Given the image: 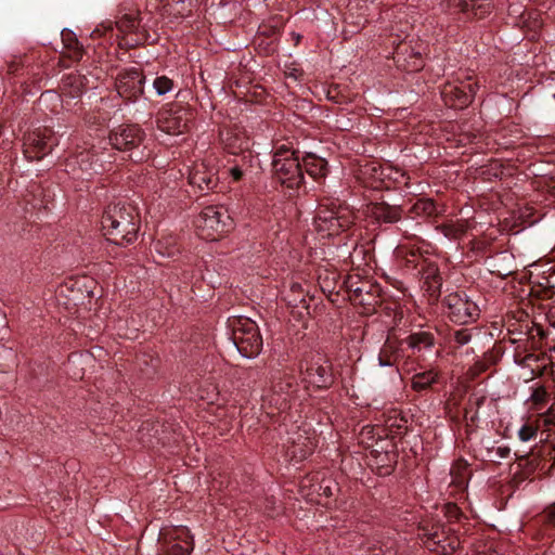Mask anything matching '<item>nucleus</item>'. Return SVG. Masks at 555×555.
Returning a JSON list of instances; mask_svg holds the SVG:
<instances>
[{"label":"nucleus","mask_w":555,"mask_h":555,"mask_svg":"<svg viewBox=\"0 0 555 555\" xmlns=\"http://www.w3.org/2000/svg\"><path fill=\"white\" fill-rule=\"evenodd\" d=\"M102 230L108 241L116 245H128L137 240L138 221L130 205L108 206L102 217Z\"/></svg>","instance_id":"f257e3e1"},{"label":"nucleus","mask_w":555,"mask_h":555,"mask_svg":"<svg viewBox=\"0 0 555 555\" xmlns=\"http://www.w3.org/2000/svg\"><path fill=\"white\" fill-rule=\"evenodd\" d=\"M231 339L242 357L256 358L262 349V337L255 321L246 317L230 319Z\"/></svg>","instance_id":"f03ea898"},{"label":"nucleus","mask_w":555,"mask_h":555,"mask_svg":"<svg viewBox=\"0 0 555 555\" xmlns=\"http://www.w3.org/2000/svg\"><path fill=\"white\" fill-rule=\"evenodd\" d=\"M353 221L354 214L350 207L333 203L330 207H320L314 228L322 237H331L348 229Z\"/></svg>","instance_id":"7ed1b4c3"},{"label":"nucleus","mask_w":555,"mask_h":555,"mask_svg":"<svg viewBox=\"0 0 555 555\" xmlns=\"http://www.w3.org/2000/svg\"><path fill=\"white\" fill-rule=\"evenodd\" d=\"M272 167L276 179L289 188L298 186L304 179L301 164L295 151L282 144L273 155Z\"/></svg>","instance_id":"20e7f679"},{"label":"nucleus","mask_w":555,"mask_h":555,"mask_svg":"<svg viewBox=\"0 0 555 555\" xmlns=\"http://www.w3.org/2000/svg\"><path fill=\"white\" fill-rule=\"evenodd\" d=\"M422 541L429 551L442 555H449L460 546V539L453 530L441 525L424 529Z\"/></svg>","instance_id":"39448f33"},{"label":"nucleus","mask_w":555,"mask_h":555,"mask_svg":"<svg viewBox=\"0 0 555 555\" xmlns=\"http://www.w3.org/2000/svg\"><path fill=\"white\" fill-rule=\"evenodd\" d=\"M197 227L207 231V238L216 240L215 235L223 234L232 228V219L223 206H207L197 219Z\"/></svg>","instance_id":"423d86ee"},{"label":"nucleus","mask_w":555,"mask_h":555,"mask_svg":"<svg viewBox=\"0 0 555 555\" xmlns=\"http://www.w3.org/2000/svg\"><path fill=\"white\" fill-rule=\"evenodd\" d=\"M294 393V378L286 373H278L272 377L271 388L263 395V404L284 411Z\"/></svg>","instance_id":"0eeeda50"},{"label":"nucleus","mask_w":555,"mask_h":555,"mask_svg":"<svg viewBox=\"0 0 555 555\" xmlns=\"http://www.w3.org/2000/svg\"><path fill=\"white\" fill-rule=\"evenodd\" d=\"M451 320L459 324L469 323L479 315L478 306L463 293L449 294L444 299Z\"/></svg>","instance_id":"6e6552de"},{"label":"nucleus","mask_w":555,"mask_h":555,"mask_svg":"<svg viewBox=\"0 0 555 555\" xmlns=\"http://www.w3.org/2000/svg\"><path fill=\"white\" fill-rule=\"evenodd\" d=\"M142 139L143 133L138 126L121 127L109 137L113 147L119 151L138 150ZM129 157L134 162H141L144 155L142 152L134 151Z\"/></svg>","instance_id":"1a4fd4ad"},{"label":"nucleus","mask_w":555,"mask_h":555,"mask_svg":"<svg viewBox=\"0 0 555 555\" xmlns=\"http://www.w3.org/2000/svg\"><path fill=\"white\" fill-rule=\"evenodd\" d=\"M216 158L212 156L196 163L189 173L190 184L198 188L201 191H210L218 184V169L215 165Z\"/></svg>","instance_id":"9d476101"},{"label":"nucleus","mask_w":555,"mask_h":555,"mask_svg":"<svg viewBox=\"0 0 555 555\" xmlns=\"http://www.w3.org/2000/svg\"><path fill=\"white\" fill-rule=\"evenodd\" d=\"M143 82L144 77L137 69L120 74L116 81L117 93L120 98L134 102L143 94Z\"/></svg>","instance_id":"9b49d317"},{"label":"nucleus","mask_w":555,"mask_h":555,"mask_svg":"<svg viewBox=\"0 0 555 555\" xmlns=\"http://www.w3.org/2000/svg\"><path fill=\"white\" fill-rule=\"evenodd\" d=\"M475 93L476 88L472 82L448 83L441 91L446 103L454 108L467 106L473 101Z\"/></svg>","instance_id":"f8f14e48"},{"label":"nucleus","mask_w":555,"mask_h":555,"mask_svg":"<svg viewBox=\"0 0 555 555\" xmlns=\"http://www.w3.org/2000/svg\"><path fill=\"white\" fill-rule=\"evenodd\" d=\"M301 372L304 376L302 380L314 387L324 388L333 383L331 366L327 362L322 361L321 358L317 361L307 363L305 370L301 366Z\"/></svg>","instance_id":"ddd939ff"},{"label":"nucleus","mask_w":555,"mask_h":555,"mask_svg":"<svg viewBox=\"0 0 555 555\" xmlns=\"http://www.w3.org/2000/svg\"><path fill=\"white\" fill-rule=\"evenodd\" d=\"M50 131H34L28 133L24 142V155L30 159H40L52 149Z\"/></svg>","instance_id":"4468645a"},{"label":"nucleus","mask_w":555,"mask_h":555,"mask_svg":"<svg viewBox=\"0 0 555 555\" xmlns=\"http://www.w3.org/2000/svg\"><path fill=\"white\" fill-rule=\"evenodd\" d=\"M157 127L160 131L177 135L188 127L186 112L183 109H165L157 115Z\"/></svg>","instance_id":"2eb2a0df"},{"label":"nucleus","mask_w":555,"mask_h":555,"mask_svg":"<svg viewBox=\"0 0 555 555\" xmlns=\"http://www.w3.org/2000/svg\"><path fill=\"white\" fill-rule=\"evenodd\" d=\"M453 11L472 14L477 18L487 16L492 10L491 0H448Z\"/></svg>","instance_id":"dca6fc26"},{"label":"nucleus","mask_w":555,"mask_h":555,"mask_svg":"<svg viewBox=\"0 0 555 555\" xmlns=\"http://www.w3.org/2000/svg\"><path fill=\"white\" fill-rule=\"evenodd\" d=\"M173 543L170 547V555H190L193 551V538L185 527H178L169 532Z\"/></svg>","instance_id":"f3484780"},{"label":"nucleus","mask_w":555,"mask_h":555,"mask_svg":"<svg viewBox=\"0 0 555 555\" xmlns=\"http://www.w3.org/2000/svg\"><path fill=\"white\" fill-rule=\"evenodd\" d=\"M155 250L162 257L172 258L177 256L180 253L177 236L172 234L162 236L155 243Z\"/></svg>","instance_id":"a211bd4d"},{"label":"nucleus","mask_w":555,"mask_h":555,"mask_svg":"<svg viewBox=\"0 0 555 555\" xmlns=\"http://www.w3.org/2000/svg\"><path fill=\"white\" fill-rule=\"evenodd\" d=\"M326 160L324 158L307 155L301 164V169L305 168L308 175L313 178L324 177L327 172Z\"/></svg>","instance_id":"6ab92c4d"},{"label":"nucleus","mask_w":555,"mask_h":555,"mask_svg":"<svg viewBox=\"0 0 555 555\" xmlns=\"http://www.w3.org/2000/svg\"><path fill=\"white\" fill-rule=\"evenodd\" d=\"M288 441L293 444L294 450H292V455L294 457L297 456L299 452V457H305L313 447L311 439L307 436L301 435L300 433H294L288 437Z\"/></svg>","instance_id":"aec40b11"},{"label":"nucleus","mask_w":555,"mask_h":555,"mask_svg":"<svg viewBox=\"0 0 555 555\" xmlns=\"http://www.w3.org/2000/svg\"><path fill=\"white\" fill-rule=\"evenodd\" d=\"M508 14L511 17L515 18L514 23L517 26H528L531 29H535L541 26V23L538 18L533 20L532 25L528 24V20L531 18V15L529 14L528 18L526 17V12L521 4L509 5Z\"/></svg>","instance_id":"412c9836"},{"label":"nucleus","mask_w":555,"mask_h":555,"mask_svg":"<svg viewBox=\"0 0 555 555\" xmlns=\"http://www.w3.org/2000/svg\"><path fill=\"white\" fill-rule=\"evenodd\" d=\"M408 345L410 348L416 351H423L429 349L434 345V338L431 334L426 332H420L412 334L408 338Z\"/></svg>","instance_id":"4be33fe9"},{"label":"nucleus","mask_w":555,"mask_h":555,"mask_svg":"<svg viewBox=\"0 0 555 555\" xmlns=\"http://www.w3.org/2000/svg\"><path fill=\"white\" fill-rule=\"evenodd\" d=\"M371 212L384 222H397L400 219L399 210L384 205H374Z\"/></svg>","instance_id":"5701e85b"},{"label":"nucleus","mask_w":555,"mask_h":555,"mask_svg":"<svg viewBox=\"0 0 555 555\" xmlns=\"http://www.w3.org/2000/svg\"><path fill=\"white\" fill-rule=\"evenodd\" d=\"M75 164H77L82 172L80 176L82 179H85V176H91L92 172H98L96 167H101V165L98 164V159L95 162H90V153H80L75 158Z\"/></svg>","instance_id":"b1692460"},{"label":"nucleus","mask_w":555,"mask_h":555,"mask_svg":"<svg viewBox=\"0 0 555 555\" xmlns=\"http://www.w3.org/2000/svg\"><path fill=\"white\" fill-rule=\"evenodd\" d=\"M437 379V373L434 371H427L423 373L415 374L412 378V387L413 389L421 391L428 388L431 384H434Z\"/></svg>","instance_id":"393cba45"},{"label":"nucleus","mask_w":555,"mask_h":555,"mask_svg":"<svg viewBox=\"0 0 555 555\" xmlns=\"http://www.w3.org/2000/svg\"><path fill=\"white\" fill-rule=\"evenodd\" d=\"M435 203L428 198H421L413 206V210L417 216H430L435 212Z\"/></svg>","instance_id":"a878e982"},{"label":"nucleus","mask_w":555,"mask_h":555,"mask_svg":"<svg viewBox=\"0 0 555 555\" xmlns=\"http://www.w3.org/2000/svg\"><path fill=\"white\" fill-rule=\"evenodd\" d=\"M153 87L158 95H165L172 90L173 82L166 76H160L154 79Z\"/></svg>","instance_id":"bb28decb"},{"label":"nucleus","mask_w":555,"mask_h":555,"mask_svg":"<svg viewBox=\"0 0 555 555\" xmlns=\"http://www.w3.org/2000/svg\"><path fill=\"white\" fill-rule=\"evenodd\" d=\"M117 26L122 33H137L140 27V22L134 16L126 15L117 23Z\"/></svg>","instance_id":"cd10ccee"},{"label":"nucleus","mask_w":555,"mask_h":555,"mask_svg":"<svg viewBox=\"0 0 555 555\" xmlns=\"http://www.w3.org/2000/svg\"><path fill=\"white\" fill-rule=\"evenodd\" d=\"M537 434L538 427L526 423L518 429L517 436L520 441L528 442L531 439H533L537 436Z\"/></svg>","instance_id":"c85d7f7f"},{"label":"nucleus","mask_w":555,"mask_h":555,"mask_svg":"<svg viewBox=\"0 0 555 555\" xmlns=\"http://www.w3.org/2000/svg\"><path fill=\"white\" fill-rule=\"evenodd\" d=\"M228 175L232 179V181L237 182L244 176V170L241 166L234 165L228 169Z\"/></svg>","instance_id":"c756f323"},{"label":"nucleus","mask_w":555,"mask_h":555,"mask_svg":"<svg viewBox=\"0 0 555 555\" xmlns=\"http://www.w3.org/2000/svg\"><path fill=\"white\" fill-rule=\"evenodd\" d=\"M228 147L230 149V152L232 154H236L238 151L243 152L245 150H248L249 142L247 140H241L240 144L236 146L234 143H228Z\"/></svg>","instance_id":"7c9ffc66"},{"label":"nucleus","mask_w":555,"mask_h":555,"mask_svg":"<svg viewBox=\"0 0 555 555\" xmlns=\"http://www.w3.org/2000/svg\"><path fill=\"white\" fill-rule=\"evenodd\" d=\"M470 340V334L466 330H462L455 333V341L463 346L468 344Z\"/></svg>","instance_id":"2f4dec72"},{"label":"nucleus","mask_w":555,"mask_h":555,"mask_svg":"<svg viewBox=\"0 0 555 555\" xmlns=\"http://www.w3.org/2000/svg\"><path fill=\"white\" fill-rule=\"evenodd\" d=\"M546 398V391L543 388L535 389L531 395V400L539 404L542 403Z\"/></svg>","instance_id":"473e14b6"},{"label":"nucleus","mask_w":555,"mask_h":555,"mask_svg":"<svg viewBox=\"0 0 555 555\" xmlns=\"http://www.w3.org/2000/svg\"><path fill=\"white\" fill-rule=\"evenodd\" d=\"M508 453H509V449L508 448H499L498 449V454L501 457H506Z\"/></svg>","instance_id":"72a5a7b5"},{"label":"nucleus","mask_w":555,"mask_h":555,"mask_svg":"<svg viewBox=\"0 0 555 555\" xmlns=\"http://www.w3.org/2000/svg\"><path fill=\"white\" fill-rule=\"evenodd\" d=\"M82 91V88H81V82L79 83V86L76 87L75 91L70 92V95L72 96H77L78 94H80Z\"/></svg>","instance_id":"f704fd0d"},{"label":"nucleus","mask_w":555,"mask_h":555,"mask_svg":"<svg viewBox=\"0 0 555 555\" xmlns=\"http://www.w3.org/2000/svg\"><path fill=\"white\" fill-rule=\"evenodd\" d=\"M548 517L555 524V506L548 512Z\"/></svg>","instance_id":"c9c22d12"},{"label":"nucleus","mask_w":555,"mask_h":555,"mask_svg":"<svg viewBox=\"0 0 555 555\" xmlns=\"http://www.w3.org/2000/svg\"><path fill=\"white\" fill-rule=\"evenodd\" d=\"M308 482H310V479L309 478H306L301 481L300 483V488L301 489H305L307 486H308Z\"/></svg>","instance_id":"e433bc0d"},{"label":"nucleus","mask_w":555,"mask_h":555,"mask_svg":"<svg viewBox=\"0 0 555 555\" xmlns=\"http://www.w3.org/2000/svg\"><path fill=\"white\" fill-rule=\"evenodd\" d=\"M378 364H379L380 366H389V365H390V363H389V362H385V361H383L380 357L378 358Z\"/></svg>","instance_id":"4c0bfd02"},{"label":"nucleus","mask_w":555,"mask_h":555,"mask_svg":"<svg viewBox=\"0 0 555 555\" xmlns=\"http://www.w3.org/2000/svg\"><path fill=\"white\" fill-rule=\"evenodd\" d=\"M72 79H76V77L68 76V77L64 80V83H65V85H70V83H72V82H70V80H72Z\"/></svg>","instance_id":"58836bf2"},{"label":"nucleus","mask_w":555,"mask_h":555,"mask_svg":"<svg viewBox=\"0 0 555 555\" xmlns=\"http://www.w3.org/2000/svg\"><path fill=\"white\" fill-rule=\"evenodd\" d=\"M292 288H293V289H295V291H298V289L300 288V286H299V284H294V285L292 286Z\"/></svg>","instance_id":"ea45409f"},{"label":"nucleus","mask_w":555,"mask_h":555,"mask_svg":"<svg viewBox=\"0 0 555 555\" xmlns=\"http://www.w3.org/2000/svg\"><path fill=\"white\" fill-rule=\"evenodd\" d=\"M420 66H421V64H417V65L415 64V65L413 66L412 70L417 69Z\"/></svg>","instance_id":"a19ab883"},{"label":"nucleus","mask_w":555,"mask_h":555,"mask_svg":"<svg viewBox=\"0 0 555 555\" xmlns=\"http://www.w3.org/2000/svg\"><path fill=\"white\" fill-rule=\"evenodd\" d=\"M551 352H555V346L550 349Z\"/></svg>","instance_id":"79ce46f5"},{"label":"nucleus","mask_w":555,"mask_h":555,"mask_svg":"<svg viewBox=\"0 0 555 555\" xmlns=\"http://www.w3.org/2000/svg\"><path fill=\"white\" fill-rule=\"evenodd\" d=\"M444 234H446V236H451L452 235L450 232H446Z\"/></svg>","instance_id":"37998d69"}]
</instances>
